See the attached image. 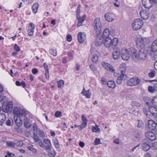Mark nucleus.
<instances>
[{"label": "nucleus", "instance_id": "1", "mask_svg": "<svg viewBox=\"0 0 157 157\" xmlns=\"http://www.w3.org/2000/svg\"><path fill=\"white\" fill-rule=\"evenodd\" d=\"M131 56L133 59H144L147 56V53L144 50H140L138 54L136 53V50L133 48L130 49Z\"/></svg>", "mask_w": 157, "mask_h": 157}, {"label": "nucleus", "instance_id": "2", "mask_svg": "<svg viewBox=\"0 0 157 157\" xmlns=\"http://www.w3.org/2000/svg\"><path fill=\"white\" fill-rule=\"evenodd\" d=\"M118 43V40L117 38H113L112 40L110 37H107L105 39L104 45L106 48H114Z\"/></svg>", "mask_w": 157, "mask_h": 157}, {"label": "nucleus", "instance_id": "3", "mask_svg": "<svg viewBox=\"0 0 157 157\" xmlns=\"http://www.w3.org/2000/svg\"><path fill=\"white\" fill-rule=\"evenodd\" d=\"M94 27V31L98 34L100 33L101 30L102 25L100 22V18H96L94 21L93 24Z\"/></svg>", "mask_w": 157, "mask_h": 157}, {"label": "nucleus", "instance_id": "4", "mask_svg": "<svg viewBox=\"0 0 157 157\" xmlns=\"http://www.w3.org/2000/svg\"><path fill=\"white\" fill-rule=\"evenodd\" d=\"M143 24L142 20L139 18L135 19L132 23V26L134 30H137L141 28Z\"/></svg>", "mask_w": 157, "mask_h": 157}, {"label": "nucleus", "instance_id": "5", "mask_svg": "<svg viewBox=\"0 0 157 157\" xmlns=\"http://www.w3.org/2000/svg\"><path fill=\"white\" fill-rule=\"evenodd\" d=\"M121 54L122 59L125 61L128 60L129 58L130 55H131V52L124 48L122 49Z\"/></svg>", "mask_w": 157, "mask_h": 157}, {"label": "nucleus", "instance_id": "6", "mask_svg": "<svg viewBox=\"0 0 157 157\" xmlns=\"http://www.w3.org/2000/svg\"><path fill=\"white\" fill-rule=\"evenodd\" d=\"M140 82V79L138 78L135 77L130 79L127 82L128 86H133L139 85Z\"/></svg>", "mask_w": 157, "mask_h": 157}, {"label": "nucleus", "instance_id": "7", "mask_svg": "<svg viewBox=\"0 0 157 157\" xmlns=\"http://www.w3.org/2000/svg\"><path fill=\"white\" fill-rule=\"evenodd\" d=\"M155 0H142V3L146 8L149 9L153 6V3H155Z\"/></svg>", "mask_w": 157, "mask_h": 157}, {"label": "nucleus", "instance_id": "8", "mask_svg": "<svg viewBox=\"0 0 157 157\" xmlns=\"http://www.w3.org/2000/svg\"><path fill=\"white\" fill-rule=\"evenodd\" d=\"M13 108V104L12 102H9L6 105H3L2 106V110L3 112L7 113L11 112Z\"/></svg>", "mask_w": 157, "mask_h": 157}, {"label": "nucleus", "instance_id": "9", "mask_svg": "<svg viewBox=\"0 0 157 157\" xmlns=\"http://www.w3.org/2000/svg\"><path fill=\"white\" fill-rule=\"evenodd\" d=\"M78 42L82 43L86 39V35L84 33L79 32L77 35Z\"/></svg>", "mask_w": 157, "mask_h": 157}, {"label": "nucleus", "instance_id": "10", "mask_svg": "<svg viewBox=\"0 0 157 157\" xmlns=\"http://www.w3.org/2000/svg\"><path fill=\"white\" fill-rule=\"evenodd\" d=\"M101 64L106 69L112 72H115V70L113 67L109 63L102 62Z\"/></svg>", "mask_w": 157, "mask_h": 157}, {"label": "nucleus", "instance_id": "11", "mask_svg": "<svg viewBox=\"0 0 157 157\" xmlns=\"http://www.w3.org/2000/svg\"><path fill=\"white\" fill-rule=\"evenodd\" d=\"M145 136L150 140L153 141L156 139L155 135L152 132L148 131L145 133Z\"/></svg>", "mask_w": 157, "mask_h": 157}, {"label": "nucleus", "instance_id": "12", "mask_svg": "<svg viewBox=\"0 0 157 157\" xmlns=\"http://www.w3.org/2000/svg\"><path fill=\"white\" fill-rule=\"evenodd\" d=\"M82 123L81 125H79V129L81 130L82 129L85 128L87 125V119L83 115L82 117Z\"/></svg>", "mask_w": 157, "mask_h": 157}, {"label": "nucleus", "instance_id": "13", "mask_svg": "<svg viewBox=\"0 0 157 157\" xmlns=\"http://www.w3.org/2000/svg\"><path fill=\"white\" fill-rule=\"evenodd\" d=\"M139 41L140 44L144 45L148 44L150 42L149 38L148 37L141 38Z\"/></svg>", "mask_w": 157, "mask_h": 157}, {"label": "nucleus", "instance_id": "14", "mask_svg": "<svg viewBox=\"0 0 157 157\" xmlns=\"http://www.w3.org/2000/svg\"><path fill=\"white\" fill-rule=\"evenodd\" d=\"M156 126V124L153 120H150L148 121V127L152 131L155 129Z\"/></svg>", "mask_w": 157, "mask_h": 157}, {"label": "nucleus", "instance_id": "15", "mask_svg": "<svg viewBox=\"0 0 157 157\" xmlns=\"http://www.w3.org/2000/svg\"><path fill=\"white\" fill-rule=\"evenodd\" d=\"M140 13L141 18L144 20L147 19L149 16L148 12L145 11L144 10H141Z\"/></svg>", "mask_w": 157, "mask_h": 157}, {"label": "nucleus", "instance_id": "16", "mask_svg": "<svg viewBox=\"0 0 157 157\" xmlns=\"http://www.w3.org/2000/svg\"><path fill=\"white\" fill-rule=\"evenodd\" d=\"M14 120L16 125L18 126H20L22 124V119L20 116H14Z\"/></svg>", "mask_w": 157, "mask_h": 157}, {"label": "nucleus", "instance_id": "17", "mask_svg": "<svg viewBox=\"0 0 157 157\" xmlns=\"http://www.w3.org/2000/svg\"><path fill=\"white\" fill-rule=\"evenodd\" d=\"M149 110L153 116L155 117H157V109L156 107L153 106H150L149 107Z\"/></svg>", "mask_w": 157, "mask_h": 157}, {"label": "nucleus", "instance_id": "18", "mask_svg": "<svg viewBox=\"0 0 157 157\" xmlns=\"http://www.w3.org/2000/svg\"><path fill=\"white\" fill-rule=\"evenodd\" d=\"M52 145L50 140L45 139L43 142V147H44L46 150L51 148Z\"/></svg>", "mask_w": 157, "mask_h": 157}, {"label": "nucleus", "instance_id": "19", "mask_svg": "<svg viewBox=\"0 0 157 157\" xmlns=\"http://www.w3.org/2000/svg\"><path fill=\"white\" fill-rule=\"evenodd\" d=\"M29 25L30 27H29L28 30V34L29 36H32L33 34L35 26L32 23H30Z\"/></svg>", "mask_w": 157, "mask_h": 157}, {"label": "nucleus", "instance_id": "20", "mask_svg": "<svg viewBox=\"0 0 157 157\" xmlns=\"http://www.w3.org/2000/svg\"><path fill=\"white\" fill-rule=\"evenodd\" d=\"M77 18L78 21L77 26L78 27L82 25L83 22L86 19V17L85 15L82 17H80L79 16L78 17H77Z\"/></svg>", "mask_w": 157, "mask_h": 157}, {"label": "nucleus", "instance_id": "21", "mask_svg": "<svg viewBox=\"0 0 157 157\" xmlns=\"http://www.w3.org/2000/svg\"><path fill=\"white\" fill-rule=\"evenodd\" d=\"M24 126L26 128L30 127L31 123L30 122L29 119L26 117L24 118Z\"/></svg>", "mask_w": 157, "mask_h": 157}, {"label": "nucleus", "instance_id": "22", "mask_svg": "<svg viewBox=\"0 0 157 157\" xmlns=\"http://www.w3.org/2000/svg\"><path fill=\"white\" fill-rule=\"evenodd\" d=\"M48 153L49 154V155L51 157H54L56 155V152L54 151V149L53 148H52L51 147L49 149H46Z\"/></svg>", "mask_w": 157, "mask_h": 157}, {"label": "nucleus", "instance_id": "23", "mask_svg": "<svg viewBox=\"0 0 157 157\" xmlns=\"http://www.w3.org/2000/svg\"><path fill=\"white\" fill-rule=\"evenodd\" d=\"M120 71L121 73V75H122L123 76L126 77L125 74L126 70L125 65L124 64H121L120 66Z\"/></svg>", "mask_w": 157, "mask_h": 157}, {"label": "nucleus", "instance_id": "24", "mask_svg": "<svg viewBox=\"0 0 157 157\" xmlns=\"http://www.w3.org/2000/svg\"><path fill=\"white\" fill-rule=\"evenodd\" d=\"M151 51L153 52H155L157 51V39L153 42L151 47Z\"/></svg>", "mask_w": 157, "mask_h": 157}, {"label": "nucleus", "instance_id": "25", "mask_svg": "<svg viewBox=\"0 0 157 157\" xmlns=\"http://www.w3.org/2000/svg\"><path fill=\"white\" fill-rule=\"evenodd\" d=\"M21 108L19 107H14L13 109V113L14 116H19Z\"/></svg>", "mask_w": 157, "mask_h": 157}, {"label": "nucleus", "instance_id": "26", "mask_svg": "<svg viewBox=\"0 0 157 157\" xmlns=\"http://www.w3.org/2000/svg\"><path fill=\"white\" fill-rule=\"evenodd\" d=\"M110 33L108 29H105L104 31L102 37L104 39H105L107 37H110L109 36Z\"/></svg>", "mask_w": 157, "mask_h": 157}, {"label": "nucleus", "instance_id": "27", "mask_svg": "<svg viewBox=\"0 0 157 157\" xmlns=\"http://www.w3.org/2000/svg\"><path fill=\"white\" fill-rule=\"evenodd\" d=\"M105 19L109 22H111L113 20L112 14L109 13H107L105 15Z\"/></svg>", "mask_w": 157, "mask_h": 157}, {"label": "nucleus", "instance_id": "28", "mask_svg": "<svg viewBox=\"0 0 157 157\" xmlns=\"http://www.w3.org/2000/svg\"><path fill=\"white\" fill-rule=\"evenodd\" d=\"M105 40V39H104L103 37L102 36L99 38H98L97 39L96 45V46H100L104 43V40Z\"/></svg>", "mask_w": 157, "mask_h": 157}, {"label": "nucleus", "instance_id": "29", "mask_svg": "<svg viewBox=\"0 0 157 157\" xmlns=\"http://www.w3.org/2000/svg\"><path fill=\"white\" fill-rule=\"evenodd\" d=\"M5 115L3 113H0V125L1 126L2 125V124L6 120Z\"/></svg>", "mask_w": 157, "mask_h": 157}, {"label": "nucleus", "instance_id": "30", "mask_svg": "<svg viewBox=\"0 0 157 157\" xmlns=\"http://www.w3.org/2000/svg\"><path fill=\"white\" fill-rule=\"evenodd\" d=\"M142 148L145 151H147L150 148V145L146 143H144L141 144Z\"/></svg>", "mask_w": 157, "mask_h": 157}, {"label": "nucleus", "instance_id": "31", "mask_svg": "<svg viewBox=\"0 0 157 157\" xmlns=\"http://www.w3.org/2000/svg\"><path fill=\"white\" fill-rule=\"evenodd\" d=\"M113 58L114 59H117L120 57V53L119 51L114 50L113 53Z\"/></svg>", "mask_w": 157, "mask_h": 157}, {"label": "nucleus", "instance_id": "32", "mask_svg": "<svg viewBox=\"0 0 157 157\" xmlns=\"http://www.w3.org/2000/svg\"><path fill=\"white\" fill-rule=\"evenodd\" d=\"M126 78V77L123 76L122 75H121L117 78L116 82L117 84H121V83L122 80L125 79Z\"/></svg>", "mask_w": 157, "mask_h": 157}, {"label": "nucleus", "instance_id": "33", "mask_svg": "<svg viewBox=\"0 0 157 157\" xmlns=\"http://www.w3.org/2000/svg\"><path fill=\"white\" fill-rule=\"evenodd\" d=\"M107 85L109 87L112 88H114L116 86L115 83L112 80L109 81L107 83Z\"/></svg>", "mask_w": 157, "mask_h": 157}, {"label": "nucleus", "instance_id": "34", "mask_svg": "<svg viewBox=\"0 0 157 157\" xmlns=\"http://www.w3.org/2000/svg\"><path fill=\"white\" fill-rule=\"evenodd\" d=\"M20 111V113H19V116H20V117H24V118L26 117L25 116L27 114V112L25 110L21 109Z\"/></svg>", "mask_w": 157, "mask_h": 157}, {"label": "nucleus", "instance_id": "35", "mask_svg": "<svg viewBox=\"0 0 157 157\" xmlns=\"http://www.w3.org/2000/svg\"><path fill=\"white\" fill-rule=\"evenodd\" d=\"M82 93L83 95L85 96L87 98H90L91 94L89 93V90L87 91H85L84 89Z\"/></svg>", "mask_w": 157, "mask_h": 157}, {"label": "nucleus", "instance_id": "36", "mask_svg": "<svg viewBox=\"0 0 157 157\" xmlns=\"http://www.w3.org/2000/svg\"><path fill=\"white\" fill-rule=\"evenodd\" d=\"M38 8V3H34L32 7V9L33 10V12L34 13H36Z\"/></svg>", "mask_w": 157, "mask_h": 157}, {"label": "nucleus", "instance_id": "37", "mask_svg": "<svg viewBox=\"0 0 157 157\" xmlns=\"http://www.w3.org/2000/svg\"><path fill=\"white\" fill-rule=\"evenodd\" d=\"M143 99L146 103L148 105H149L150 104V103L152 101V100L151 98L147 96L144 97Z\"/></svg>", "mask_w": 157, "mask_h": 157}, {"label": "nucleus", "instance_id": "38", "mask_svg": "<svg viewBox=\"0 0 157 157\" xmlns=\"http://www.w3.org/2000/svg\"><path fill=\"white\" fill-rule=\"evenodd\" d=\"M92 60L93 63H96L98 60V56L96 54L94 55L92 57Z\"/></svg>", "mask_w": 157, "mask_h": 157}, {"label": "nucleus", "instance_id": "39", "mask_svg": "<svg viewBox=\"0 0 157 157\" xmlns=\"http://www.w3.org/2000/svg\"><path fill=\"white\" fill-rule=\"evenodd\" d=\"M6 145L7 146L10 147H13L15 146V143L12 142H6Z\"/></svg>", "mask_w": 157, "mask_h": 157}, {"label": "nucleus", "instance_id": "40", "mask_svg": "<svg viewBox=\"0 0 157 157\" xmlns=\"http://www.w3.org/2000/svg\"><path fill=\"white\" fill-rule=\"evenodd\" d=\"M151 102L154 106H157V97L153 98Z\"/></svg>", "mask_w": 157, "mask_h": 157}, {"label": "nucleus", "instance_id": "41", "mask_svg": "<svg viewBox=\"0 0 157 157\" xmlns=\"http://www.w3.org/2000/svg\"><path fill=\"white\" fill-rule=\"evenodd\" d=\"M148 91L151 93L154 92L155 90V88L154 85V86H149L148 87Z\"/></svg>", "mask_w": 157, "mask_h": 157}, {"label": "nucleus", "instance_id": "42", "mask_svg": "<svg viewBox=\"0 0 157 157\" xmlns=\"http://www.w3.org/2000/svg\"><path fill=\"white\" fill-rule=\"evenodd\" d=\"M27 149L33 153H36V150L33 147V145L28 147Z\"/></svg>", "mask_w": 157, "mask_h": 157}, {"label": "nucleus", "instance_id": "43", "mask_svg": "<svg viewBox=\"0 0 157 157\" xmlns=\"http://www.w3.org/2000/svg\"><path fill=\"white\" fill-rule=\"evenodd\" d=\"M135 136L138 140H139L141 137L140 132H136L135 134Z\"/></svg>", "mask_w": 157, "mask_h": 157}, {"label": "nucleus", "instance_id": "44", "mask_svg": "<svg viewBox=\"0 0 157 157\" xmlns=\"http://www.w3.org/2000/svg\"><path fill=\"white\" fill-rule=\"evenodd\" d=\"M93 132H100V129L97 125H95L92 129Z\"/></svg>", "mask_w": 157, "mask_h": 157}, {"label": "nucleus", "instance_id": "45", "mask_svg": "<svg viewBox=\"0 0 157 157\" xmlns=\"http://www.w3.org/2000/svg\"><path fill=\"white\" fill-rule=\"evenodd\" d=\"M55 116L57 117H62V113L61 112L59 111H56L55 113Z\"/></svg>", "mask_w": 157, "mask_h": 157}, {"label": "nucleus", "instance_id": "46", "mask_svg": "<svg viewBox=\"0 0 157 157\" xmlns=\"http://www.w3.org/2000/svg\"><path fill=\"white\" fill-rule=\"evenodd\" d=\"M58 87V88L62 86H63L64 84V81L62 80H59L57 82Z\"/></svg>", "mask_w": 157, "mask_h": 157}, {"label": "nucleus", "instance_id": "47", "mask_svg": "<svg viewBox=\"0 0 157 157\" xmlns=\"http://www.w3.org/2000/svg\"><path fill=\"white\" fill-rule=\"evenodd\" d=\"M50 53L54 56L57 55V52L56 50L51 49L50 50Z\"/></svg>", "mask_w": 157, "mask_h": 157}, {"label": "nucleus", "instance_id": "48", "mask_svg": "<svg viewBox=\"0 0 157 157\" xmlns=\"http://www.w3.org/2000/svg\"><path fill=\"white\" fill-rule=\"evenodd\" d=\"M37 132H33V134L34 136V137H33V139L35 141V142H37L39 140L37 137Z\"/></svg>", "mask_w": 157, "mask_h": 157}, {"label": "nucleus", "instance_id": "49", "mask_svg": "<svg viewBox=\"0 0 157 157\" xmlns=\"http://www.w3.org/2000/svg\"><path fill=\"white\" fill-rule=\"evenodd\" d=\"M15 145L19 147H21L23 146V143L22 141H18L15 143Z\"/></svg>", "mask_w": 157, "mask_h": 157}, {"label": "nucleus", "instance_id": "50", "mask_svg": "<svg viewBox=\"0 0 157 157\" xmlns=\"http://www.w3.org/2000/svg\"><path fill=\"white\" fill-rule=\"evenodd\" d=\"M155 72L154 71L151 72L148 74L149 76L150 77H154L155 76Z\"/></svg>", "mask_w": 157, "mask_h": 157}, {"label": "nucleus", "instance_id": "51", "mask_svg": "<svg viewBox=\"0 0 157 157\" xmlns=\"http://www.w3.org/2000/svg\"><path fill=\"white\" fill-rule=\"evenodd\" d=\"M100 139L99 138H96L95 140V144L96 145L100 144Z\"/></svg>", "mask_w": 157, "mask_h": 157}, {"label": "nucleus", "instance_id": "52", "mask_svg": "<svg viewBox=\"0 0 157 157\" xmlns=\"http://www.w3.org/2000/svg\"><path fill=\"white\" fill-rule=\"evenodd\" d=\"M67 41L70 42L72 40V36L70 35H68L67 36Z\"/></svg>", "mask_w": 157, "mask_h": 157}, {"label": "nucleus", "instance_id": "53", "mask_svg": "<svg viewBox=\"0 0 157 157\" xmlns=\"http://www.w3.org/2000/svg\"><path fill=\"white\" fill-rule=\"evenodd\" d=\"M37 133V134H38L41 137L43 136L44 135V132L41 131H38Z\"/></svg>", "mask_w": 157, "mask_h": 157}, {"label": "nucleus", "instance_id": "54", "mask_svg": "<svg viewBox=\"0 0 157 157\" xmlns=\"http://www.w3.org/2000/svg\"><path fill=\"white\" fill-rule=\"evenodd\" d=\"M14 48V50L17 51H19L20 50V48L19 47L17 46V44H15Z\"/></svg>", "mask_w": 157, "mask_h": 157}, {"label": "nucleus", "instance_id": "55", "mask_svg": "<svg viewBox=\"0 0 157 157\" xmlns=\"http://www.w3.org/2000/svg\"><path fill=\"white\" fill-rule=\"evenodd\" d=\"M33 130L34 131V132H37L38 131L37 129V126L36 125H34L33 126Z\"/></svg>", "mask_w": 157, "mask_h": 157}, {"label": "nucleus", "instance_id": "56", "mask_svg": "<svg viewBox=\"0 0 157 157\" xmlns=\"http://www.w3.org/2000/svg\"><path fill=\"white\" fill-rule=\"evenodd\" d=\"M45 77L47 79H48L49 77V71H45Z\"/></svg>", "mask_w": 157, "mask_h": 157}, {"label": "nucleus", "instance_id": "57", "mask_svg": "<svg viewBox=\"0 0 157 157\" xmlns=\"http://www.w3.org/2000/svg\"><path fill=\"white\" fill-rule=\"evenodd\" d=\"M38 72V71L37 69L36 68H33L32 70V72L34 74H35L37 73Z\"/></svg>", "mask_w": 157, "mask_h": 157}, {"label": "nucleus", "instance_id": "58", "mask_svg": "<svg viewBox=\"0 0 157 157\" xmlns=\"http://www.w3.org/2000/svg\"><path fill=\"white\" fill-rule=\"evenodd\" d=\"M39 145L42 147H43V143H42V141L40 140L39 139L37 142Z\"/></svg>", "mask_w": 157, "mask_h": 157}, {"label": "nucleus", "instance_id": "59", "mask_svg": "<svg viewBox=\"0 0 157 157\" xmlns=\"http://www.w3.org/2000/svg\"><path fill=\"white\" fill-rule=\"evenodd\" d=\"M43 66L45 68V71H48V66L45 63H44Z\"/></svg>", "mask_w": 157, "mask_h": 157}, {"label": "nucleus", "instance_id": "60", "mask_svg": "<svg viewBox=\"0 0 157 157\" xmlns=\"http://www.w3.org/2000/svg\"><path fill=\"white\" fill-rule=\"evenodd\" d=\"M80 12V9H77L76 10V16L78 17L80 16L79 13Z\"/></svg>", "mask_w": 157, "mask_h": 157}, {"label": "nucleus", "instance_id": "61", "mask_svg": "<svg viewBox=\"0 0 157 157\" xmlns=\"http://www.w3.org/2000/svg\"><path fill=\"white\" fill-rule=\"evenodd\" d=\"M53 140L54 145L59 144L58 140L56 138H55L54 139H53Z\"/></svg>", "mask_w": 157, "mask_h": 157}, {"label": "nucleus", "instance_id": "62", "mask_svg": "<svg viewBox=\"0 0 157 157\" xmlns=\"http://www.w3.org/2000/svg\"><path fill=\"white\" fill-rule=\"evenodd\" d=\"M11 120H8L6 121V124L7 126H10L11 125Z\"/></svg>", "mask_w": 157, "mask_h": 157}, {"label": "nucleus", "instance_id": "63", "mask_svg": "<svg viewBox=\"0 0 157 157\" xmlns=\"http://www.w3.org/2000/svg\"><path fill=\"white\" fill-rule=\"evenodd\" d=\"M143 112H144V114L147 116V113H148V111H147V109L145 108H144L143 109Z\"/></svg>", "mask_w": 157, "mask_h": 157}, {"label": "nucleus", "instance_id": "64", "mask_svg": "<svg viewBox=\"0 0 157 157\" xmlns=\"http://www.w3.org/2000/svg\"><path fill=\"white\" fill-rule=\"evenodd\" d=\"M7 153L8 154L9 157H14V155L13 154L11 153H10L9 151L7 152Z\"/></svg>", "mask_w": 157, "mask_h": 157}]
</instances>
